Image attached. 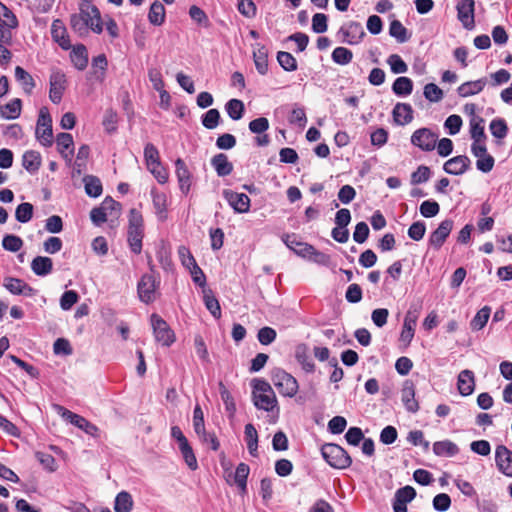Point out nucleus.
I'll use <instances>...</instances> for the list:
<instances>
[{
  "label": "nucleus",
  "instance_id": "nucleus-50",
  "mask_svg": "<svg viewBox=\"0 0 512 512\" xmlns=\"http://www.w3.org/2000/svg\"><path fill=\"white\" fill-rule=\"evenodd\" d=\"M249 466L245 463H240L235 471L234 480L237 486L242 490H246L247 477L249 475Z\"/></svg>",
  "mask_w": 512,
  "mask_h": 512
},
{
  "label": "nucleus",
  "instance_id": "nucleus-18",
  "mask_svg": "<svg viewBox=\"0 0 512 512\" xmlns=\"http://www.w3.org/2000/svg\"><path fill=\"white\" fill-rule=\"evenodd\" d=\"M470 166V159L467 156L459 155L453 157L444 163L443 169L446 173L452 175L463 174Z\"/></svg>",
  "mask_w": 512,
  "mask_h": 512
},
{
  "label": "nucleus",
  "instance_id": "nucleus-37",
  "mask_svg": "<svg viewBox=\"0 0 512 512\" xmlns=\"http://www.w3.org/2000/svg\"><path fill=\"white\" fill-rule=\"evenodd\" d=\"M15 78L21 84L23 90L30 94L35 87V82L32 76L26 72L22 67L17 66L15 68Z\"/></svg>",
  "mask_w": 512,
  "mask_h": 512
},
{
  "label": "nucleus",
  "instance_id": "nucleus-22",
  "mask_svg": "<svg viewBox=\"0 0 512 512\" xmlns=\"http://www.w3.org/2000/svg\"><path fill=\"white\" fill-rule=\"evenodd\" d=\"M51 35L53 40L57 42L64 50L71 48L70 40L62 21L58 19L53 21L51 26Z\"/></svg>",
  "mask_w": 512,
  "mask_h": 512
},
{
  "label": "nucleus",
  "instance_id": "nucleus-64",
  "mask_svg": "<svg viewBox=\"0 0 512 512\" xmlns=\"http://www.w3.org/2000/svg\"><path fill=\"white\" fill-rule=\"evenodd\" d=\"M450 505L451 499L446 493H440L433 499V507L437 511L445 512L449 509Z\"/></svg>",
  "mask_w": 512,
  "mask_h": 512
},
{
  "label": "nucleus",
  "instance_id": "nucleus-32",
  "mask_svg": "<svg viewBox=\"0 0 512 512\" xmlns=\"http://www.w3.org/2000/svg\"><path fill=\"white\" fill-rule=\"evenodd\" d=\"M22 164L27 171L34 173L41 165V156L37 151H26L22 157Z\"/></svg>",
  "mask_w": 512,
  "mask_h": 512
},
{
  "label": "nucleus",
  "instance_id": "nucleus-5",
  "mask_svg": "<svg viewBox=\"0 0 512 512\" xmlns=\"http://www.w3.org/2000/svg\"><path fill=\"white\" fill-rule=\"evenodd\" d=\"M36 139L42 146L50 147L53 144V130H52V118L49 114V110L46 107H42L39 111V117L37 120Z\"/></svg>",
  "mask_w": 512,
  "mask_h": 512
},
{
  "label": "nucleus",
  "instance_id": "nucleus-13",
  "mask_svg": "<svg viewBox=\"0 0 512 512\" xmlns=\"http://www.w3.org/2000/svg\"><path fill=\"white\" fill-rule=\"evenodd\" d=\"M453 228V221L451 219H445L442 221L438 228L432 232L429 237V245L434 249H439L451 233Z\"/></svg>",
  "mask_w": 512,
  "mask_h": 512
},
{
  "label": "nucleus",
  "instance_id": "nucleus-57",
  "mask_svg": "<svg viewBox=\"0 0 512 512\" xmlns=\"http://www.w3.org/2000/svg\"><path fill=\"white\" fill-rule=\"evenodd\" d=\"M220 113L217 109L208 110L202 117V124L207 129H214L218 126Z\"/></svg>",
  "mask_w": 512,
  "mask_h": 512
},
{
  "label": "nucleus",
  "instance_id": "nucleus-45",
  "mask_svg": "<svg viewBox=\"0 0 512 512\" xmlns=\"http://www.w3.org/2000/svg\"><path fill=\"white\" fill-rule=\"evenodd\" d=\"M226 111L231 119L239 120L244 113V104L241 100L231 99L226 103Z\"/></svg>",
  "mask_w": 512,
  "mask_h": 512
},
{
  "label": "nucleus",
  "instance_id": "nucleus-35",
  "mask_svg": "<svg viewBox=\"0 0 512 512\" xmlns=\"http://www.w3.org/2000/svg\"><path fill=\"white\" fill-rule=\"evenodd\" d=\"M203 300L206 308L212 314L215 319H219L221 317V307L219 301L213 295L212 291L209 289H205L203 291Z\"/></svg>",
  "mask_w": 512,
  "mask_h": 512
},
{
  "label": "nucleus",
  "instance_id": "nucleus-9",
  "mask_svg": "<svg viewBox=\"0 0 512 512\" xmlns=\"http://www.w3.org/2000/svg\"><path fill=\"white\" fill-rule=\"evenodd\" d=\"M457 17L466 29H472L475 25L474 11L475 1L474 0H461L457 4Z\"/></svg>",
  "mask_w": 512,
  "mask_h": 512
},
{
  "label": "nucleus",
  "instance_id": "nucleus-17",
  "mask_svg": "<svg viewBox=\"0 0 512 512\" xmlns=\"http://www.w3.org/2000/svg\"><path fill=\"white\" fill-rule=\"evenodd\" d=\"M58 152L68 162H71L74 154V141L69 133H59L56 138Z\"/></svg>",
  "mask_w": 512,
  "mask_h": 512
},
{
  "label": "nucleus",
  "instance_id": "nucleus-20",
  "mask_svg": "<svg viewBox=\"0 0 512 512\" xmlns=\"http://www.w3.org/2000/svg\"><path fill=\"white\" fill-rule=\"evenodd\" d=\"M392 115L396 124L404 126L413 120V109L410 104L397 103L393 108Z\"/></svg>",
  "mask_w": 512,
  "mask_h": 512
},
{
  "label": "nucleus",
  "instance_id": "nucleus-36",
  "mask_svg": "<svg viewBox=\"0 0 512 512\" xmlns=\"http://www.w3.org/2000/svg\"><path fill=\"white\" fill-rule=\"evenodd\" d=\"M133 507V499L132 496L126 492L121 491L117 494L114 502V510L115 512H130Z\"/></svg>",
  "mask_w": 512,
  "mask_h": 512
},
{
  "label": "nucleus",
  "instance_id": "nucleus-15",
  "mask_svg": "<svg viewBox=\"0 0 512 512\" xmlns=\"http://www.w3.org/2000/svg\"><path fill=\"white\" fill-rule=\"evenodd\" d=\"M401 400L408 412L415 413L419 410L415 399V386L412 381L406 380L401 389Z\"/></svg>",
  "mask_w": 512,
  "mask_h": 512
},
{
  "label": "nucleus",
  "instance_id": "nucleus-25",
  "mask_svg": "<svg viewBox=\"0 0 512 512\" xmlns=\"http://www.w3.org/2000/svg\"><path fill=\"white\" fill-rule=\"evenodd\" d=\"M486 78H481L475 81H468L461 84L457 91L461 97H469L480 93L486 86Z\"/></svg>",
  "mask_w": 512,
  "mask_h": 512
},
{
  "label": "nucleus",
  "instance_id": "nucleus-48",
  "mask_svg": "<svg viewBox=\"0 0 512 512\" xmlns=\"http://www.w3.org/2000/svg\"><path fill=\"white\" fill-rule=\"evenodd\" d=\"M389 33L392 37L396 38L399 43H404L408 40L407 29L398 20L391 22Z\"/></svg>",
  "mask_w": 512,
  "mask_h": 512
},
{
  "label": "nucleus",
  "instance_id": "nucleus-38",
  "mask_svg": "<svg viewBox=\"0 0 512 512\" xmlns=\"http://www.w3.org/2000/svg\"><path fill=\"white\" fill-rule=\"evenodd\" d=\"M470 135L473 140H486L484 120L478 115L470 119Z\"/></svg>",
  "mask_w": 512,
  "mask_h": 512
},
{
  "label": "nucleus",
  "instance_id": "nucleus-28",
  "mask_svg": "<svg viewBox=\"0 0 512 512\" xmlns=\"http://www.w3.org/2000/svg\"><path fill=\"white\" fill-rule=\"evenodd\" d=\"M295 358L298 363L302 366L303 370L311 373L315 369L314 362L309 354V350L306 345H299L295 351Z\"/></svg>",
  "mask_w": 512,
  "mask_h": 512
},
{
  "label": "nucleus",
  "instance_id": "nucleus-41",
  "mask_svg": "<svg viewBox=\"0 0 512 512\" xmlns=\"http://www.w3.org/2000/svg\"><path fill=\"white\" fill-rule=\"evenodd\" d=\"M83 182L85 185V192L90 197H98L102 193V184L99 178L87 175L83 178Z\"/></svg>",
  "mask_w": 512,
  "mask_h": 512
},
{
  "label": "nucleus",
  "instance_id": "nucleus-49",
  "mask_svg": "<svg viewBox=\"0 0 512 512\" xmlns=\"http://www.w3.org/2000/svg\"><path fill=\"white\" fill-rule=\"evenodd\" d=\"M489 129L491 134L498 139L506 137L508 132L506 122L501 118L493 119L489 125Z\"/></svg>",
  "mask_w": 512,
  "mask_h": 512
},
{
  "label": "nucleus",
  "instance_id": "nucleus-58",
  "mask_svg": "<svg viewBox=\"0 0 512 512\" xmlns=\"http://www.w3.org/2000/svg\"><path fill=\"white\" fill-rule=\"evenodd\" d=\"M0 23L8 28H15L17 26V19L14 14L0 2Z\"/></svg>",
  "mask_w": 512,
  "mask_h": 512
},
{
  "label": "nucleus",
  "instance_id": "nucleus-60",
  "mask_svg": "<svg viewBox=\"0 0 512 512\" xmlns=\"http://www.w3.org/2000/svg\"><path fill=\"white\" fill-rule=\"evenodd\" d=\"M117 122V113L112 109L106 110L102 122L105 130L109 133L114 132L117 128Z\"/></svg>",
  "mask_w": 512,
  "mask_h": 512
},
{
  "label": "nucleus",
  "instance_id": "nucleus-39",
  "mask_svg": "<svg viewBox=\"0 0 512 512\" xmlns=\"http://www.w3.org/2000/svg\"><path fill=\"white\" fill-rule=\"evenodd\" d=\"M247 448L252 456L257 455L258 449V433L252 424H247L244 430Z\"/></svg>",
  "mask_w": 512,
  "mask_h": 512
},
{
  "label": "nucleus",
  "instance_id": "nucleus-27",
  "mask_svg": "<svg viewBox=\"0 0 512 512\" xmlns=\"http://www.w3.org/2000/svg\"><path fill=\"white\" fill-rule=\"evenodd\" d=\"M70 58L76 69L84 70L88 64V52L86 47L82 44L73 47Z\"/></svg>",
  "mask_w": 512,
  "mask_h": 512
},
{
  "label": "nucleus",
  "instance_id": "nucleus-21",
  "mask_svg": "<svg viewBox=\"0 0 512 512\" xmlns=\"http://www.w3.org/2000/svg\"><path fill=\"white\" fill-rule=\"evenodd\" d=\"M175 167L180 190L184 194H187L191 187L190 171L188 170L185 162L180 158L175 161Z\"/></svg>",
  "mask_w": 512,
  "mask_h": 512
},
{
  "label": "nucleus",
  "instance_id": "nucleus-3",
  "mask_svg": "<svg viewBox=\"0 0 512 512\" xmlns=\"http://www.w3.org/2000/svg\"><path fill=\"white\" fill-rule=\"evenodd\" d=\"M143 237L144 224L142 214L133 208L129 212L128 243L135 254H139L142 250Z\"/></svg>",
  "mask_w": 512,
  "mask_h": 512
},
{
  "label": "nucleus",
  "instance_id": "nucleus-19",
  "mask_svg": "<svg viewBox=\"0 0 512 512\" xmlns=\"http://www.w3.org/2000/svg\"><path fill=\"white\" fill-rule=\"evenodd\" d=\"M340 32L344 36V41L350 45L357 44L364 35L361 24L353 21L343 25Z\"/></svg>",
  "mask_w": 512,
  "mask_h": 512
},
{
  "label": "nucleus",
  "instance_id": "nucleus-10",
  "mask_svg": "<svg viewBox=\"0 0 512 512\" xmlns=\"http://www.w3.org/2000/svg\"><path fill=\"white\" fill-rule=\"evenodd\" d=\"M66 89V77L65 74L61 71H54L50 76V90H49V98L50 100L58 104L63 96V93Z\"/></svg>",
  "mask_w": 512,
  "mask_h": 512
},
{
  "label": "nucleus",
  "instance_id": "nucleus-1",
  "mask_svg": "<svg viewBox=\"0 0 512 512\" xmlns=\"http://www.w3.org/2000/svg\"><path fill=\"white\" fill-rule=\"evenodd\" d=\"M70 24L72 29L80 36L86 35L89 29L97 34H100L103 30L99 10L88 1L80 5L79 13L71 16Z\"/></svg>",
  "mask_w": 512,
  "mask_h": 512
},
{
  "label": "nucleus",
  "instance_id": "nucleus-47",
  "mask_svg": "<svg viewBox=\"0 0 512 512\" xmlns=\"http://www.w3.org/2000/svg\"><path fill=\"white\" fill-rule=\"evenodd\" d=\"M332 60L339 65H346L351 62L353 53L345 47H337L332 52Z\"/></svg>",
  "mask_w": 512,
  "mask_h": 512
},
{
  "label": "nucleus",
  "instance_id": "nucleus-16",
  "mask_svg": "<svg viewBox=\"0 0 512 512\" xmlns=\"http://www.w3.org/2000/svg\"><path fill=\"white\" fill-rule=\"evenodd\" d=\"M4 287L14 295L34 296L36 290L18 278L8 277L4 281Z\"/></svg>",
  "mask_w": 512,
  "mask_h": 512
},
{
  "label": "nucleus",
  "instance_id": "nucleus-63",
  "mask_svg": "<svg viewBox=\"0 0 512 512\" xmlns=\"http://www.w3.org/2000/svg\"><path fill=\"white\" fill-rule=\"evenodd\" d=\"M462 126V119L459 115H450L444 123V127L448 129L450 135L457 134Z\"/></svg>",
  "mask_w": 512,
  "mask_h": 512
},
{
  "label": "nucleus",
  "instance_id": "nucleus-29",
  "mask_svg": "<svg viewBox=\"0 0 512 512\" xmlns=\"http://www.w3.org/2000/svg\"><path fill=\"white\" fill-rule=\"evenodd\" d=\"M433 452L437 456L452 457L459 452V448L450 440L437 441L433 444Z\"/></svg>",
  "mask_w": 512,
  "mask_h": 512
},
{
  "label": "nucleus",
  "instance_id": "nucleus-26",
  "mask_svg": "<svg viewBox=\"0 0 512 512\" xmlns=\"http://www.w3.org/2000/svg\"><path fill=\"white\" fill-rule=\"evenodd\" d=\"M211 165L215 169L216 173L220 177L229 175L233 170L232 163L228 160V157L223 154H217L211 159Z\"/></svg>",
  "mask_w": 512,
  "mask_h": 512
},
{
  "label": "nucleus",
  "instance_id": "nucleus-7",
  "mask_svg": "<svg viewBox=\"0 0 512 512\" xmlns=\"http://www.w3.org/2000/svg\"><path fill=\"white\" fill-rule=\"evenodd\" d=\"M151 325L155 340L163 346H170L175 341V334L169 325L157 314L151 315Z\"/></svg>",
  "mask_w": 512,
  "mask_h": 512
},
{
  "label": "nucleus",
  "instance_id": "nucleus-2",
  "mask_svg": "<svg viewBox=\"0 0 512 512\" xmlns=\"http://www.w3.org/2000/svg\"><path fill=\"white\" fill-rule=\"evenodd\" d=\"M251 386L254 406L266 412L276 411L278 414V401L271 385L266 380L256 378L252 380Z\"/></svg>",
  "mask_w": 512,
  "mask_h": 512
},
{
  "label": "nucleus",
  "instance_id": "nucleus-40",
  "mask_svg": "<svg viewBox=\"0 0 512 512\" xmlns=\"http://www.w3.org/2000/svg\"><path fill=\"white\" fill-rule=\"evenodd\" d=\"M21 113V100L14 99L0 107V115L5 119H16Z\"/></svg>",
  "mask_w": 512,
  "mask_h": 512
},
{
  "label": "nucleus",
  "instance_id": "nucleus-24",
  "mask_svg": "<svg viewBox=\"0 0 512 512\" xmlns=\"http://www.w3.org/2000/svg\"><path fill=\"white\" fill-rule=\"evenodd\" d=\"M253 59L258 73L265 75L268 71V51L264 45L258 43L254 46Z\"/></svg>",
  "mask_w": 512,
  "mask_h": 512
},
{
  "label": "nucleus",
  "instance_id": "nucleus-59",
  "mask_svg": "<svg viewBox=\"0 0 512 512\" xmlns=\"http://www.w3.org/2000/svg\"><path fill=\"white\" fill-rule=\"evenodd\" d=\"M193 427L195 430V433L198 436H201V433H204L205 425H204V415L201 407L199 405H196L193 412Z\"/></svg>",
  "mask_w": 512,
  "mask_h": 512
},
{
  "label": "nucleus",
  "instance_id": "nucleus-43",
  "mask_svg": "<svg viewBox=\"0 0 512 512\" xmlns=\"http://www.w3.org/2000/svg\"><path fill=\"white\" fill-rule=\"evenodd\" d=\"M491 309L487 306L480 309L474 318L471 320L470 326L474 331H479L483 329L490 317Z\"/></svg>",
  "mask_w": 512,
  "mask_h": 512
},
{
  "label": "nucleus",
  "instance_id": "nucleus-14",
  "mask_svg": "<svg viewBox=\"0 0 512 512\" xmlns=\"http://www.w3.org/2000/svg\"><path fill=\"white\" fill-rule=\"evenodd\" d=\"M495 461L498 469L505 475L512 477V451L504 445L495 450Z\"/></svg>",
  "mask_w": 512,
  "mask_h": 512
},
{
  "label": "nucleus",
  "instance_id": "nucleus-11",
  "mask_svg": "<svg viewBox=\"0 0 512 512\" xmlns=\"http://www.w3.org/2000/svg\"><path fill=\"white\" fill-rule=\"evenodd\" d=\"M138 295L145 303L153 302L156 298V280L152 275L145 274L138 283Z\"/></svg>",
  "mask_w": 512,
  "mask_h": 512
},
{
  "label": "nucleus",
  "instance_id": "nucleus-12",
  "mask_svg": "<svg viewBox=\"0 0 512 512\" xmlns=\"http://www.w3.org/2000/svg\"><path fill=\"white\" fill-rule=\"evenodd\" d=\"M224 198L237 213H246L250 209V198L244 193H237L232 190L223 191Z\"/></svg>",
  "mask_w": 512,
  "mask_h": 512
},
{
  "label": "nucleus",
  "instance_id": "nucleus-46",
  "mask_svg": "<svg viewBox=\"0 0 512 512\" xmlns=\"http://www.w3.org/2000/svg\"><path fill=\"white\" fill-rule=\"evenodd\" d=\"M219 392L226 411L229 413L230 417H233L236 412V405L231 393L222 382L219 383Z\"/></svg>",
  "mask_w": 512,
  "mask_h": 512
},
{
  "label": "nucleus",
  "instance_id": "nucleus-56",
  "mask_svg": "<svg viewBox=\"0 0 512 512\" xmlns=\"http://www.w3.org/2000/svg\"><path fill=\"white\" fill-rule=\"evenodd\" d=\"M144 158L147 168L160 163L158 149L151 143L146 144L144 148Z\"/></svg>",
  "mask_w": 512,
  "mask_h": 512
},
{
  "label": "nucleus",
  "instance_id": "nucleus-54",
  "mask_svg": "<svg viewBox=\"0 0 512 512\" xmlns=\"http://www.w3.org/2000/svg\"><path fill=\"white\" fill-rule=\"evenodd\" d=\"M387 63L389 64L391 71L395 74L406 73L408 70L407 64L397 54H392L388 57Z\"/></svg>",
  "mask_w": 512,
  "mask_h": 512
},
{
  "label": "nucleus",
  "instance_id": "nucleus-62",
  "mask_svg": "<svg viewBox=\"0 0 512 512\" xmlns=\"http://www.w3.org/2000/svg\"><path fill=\"white\" fill-rule=\"evenodd\" d=\"M439 210V204L435 201L426 200L420 205V213L426 218L436 216Z\"/></svg>",
  "mask_w": 512,
  "mask_h": 512
},
{
  "label": "nucleus",
  "instance_id": "nucleus-6",
  "mask_svg": "<svg viewBox=\"0 0 512 512\" xmlns=\"http://www.w3.org/2000/svg\"><path fill=\"white\" fill-rule=\"evenodd\" d=\"M272 382L279 393L285 397H293L298 392V382L283 369H275L272 372Z\"/></svg>",
  "mask_w": 512,
  "mask_h": 512
},
{
  "label": "nucleus",
  "instance_id": "nucleus-42",
  "mask_svg": "<svg viewBox=\"0 0 512 512\" xmlns=\"http://www.w3.org/2000/svg\"><path fill=\"white\" fill-rule=\"evenodd\" d=\"M151 193L156 214L160 219H164L166 217L167 196L165 193H160L155 190H152Z\"/></svg>",
  "mask_w": 512,
  "mask_h": 512
},
{
  "label": "nucleus",
  "instance_id": "nucleus-51",
  "mask_svg": "<svg viewBox=\"0 0 512 512\" xmlns=\"http://www.w3.org/2000/svg\"><path fill=\"white\" fill-rule=\"evenodd\" d=\"M33 215V205L30 203H22L18 205L15 211V218L21 223H27Z\"/></svg>",
  "mask_w": 512,
  "mask_h": 512
},
{
  "label": "nucleus",
  "instance_id": "nucleus-61",
  "mask_svg": "<svg viewBox=\"0 0 512 512\" xmlns=\"http://www.w3.org/2000/svg\"><path fill=\"white\" fill-rule=\"evenodd\" d=\"M79 296L76 291L68 290L63 293L60 298V306L63 310L67 311L78 302Z\"/></svg>",
  "mask_w": 512,
  "mask_h": 512
},
{
  "label": "nucleus",
  "instance_id": "nucleus-53",
  "mask_svg": "<svg viewBox=\"0 0 512 512\" xmlns=\"http://www.w3.org/2000/svg\"><path fill=\"white\" fill-rule=\"evenodd\" d=\"M423 94L428 101L435 103L441 101L444 95L443 91L434 83L426 84Z\"/></svg>",
  "mask_w": 512,
  "mask_h": 512
},
{
  "label": "nucleus",
  "instance_id": "nucleus-44",
  "mask_svg": "<svg viewBox=\"0 0 512 512\" xmlns=\"http://www.w3.org/2000/svg\"><path fill=\"white\" fill-rule=\"evenodd\" d=\"M179 450L187 466L191 470H196L198 468V463L190 444L188 442L182 443V445H179Z\"/></svg>",
  "mask_w": 512,
  "mask_h": 512
},
{
  "label": "nucleus",
  "instance_id": "nucleus-4",
  "mask_svg": "<svg viewBox=\"0 0 512 512\" xmlns=\"http://www.w3.org/2000/svg\"><path fill=\"white\" fill-rule=\"evenodd\" d=\"M321 453L327 463L337 469H345L351 465V458L348 453L337 444H325Z\"/></svg>",
  "mask_w": 512,
  "mask_h": 512
},
{
  "label": "nucleus",
  "instance_id": "nucleus-55",
  "mask_svg": "<svg viewBox=\"0 0 512 512\" xmlns=\"http://www.w3.org/2000/svg\"><path fill=\"white\" fill-rule=\"evenodd\" d=\"M2 246L5 250L10 252H17L23 246V241L20 237L16 235H6L2 240Z\"/></svg>",
  "mask_w": 512,
  "mask_h": 512
},
{
  "label": "nucleus",
  "instance_id": "nucleus-8",
  "mask_svg": "<svg viewBox=\"0 0 512 512\" xmlns=\"http://www.w3.org/2000/svg\"><path fill=\"white\" fill-rule=\"evenodd\" d=\"M438 135L428 128H420L413 132L411 143L423 151H432L436 147Z\"/></svg>",
  "mask_w": 512,
  "mask_h": 512
},
{
  "label": "nucleus",
  "instance_id": "nucleus-23",
  "mask_svg": "<svg viewBox=\"0 0 512 512\" xmlns=\"http://www.w3.org/2000/svg\"><path fill=\"white\" fill-rule=\"evenodd\" d=\"M457 386L461 395L468 396L472 394L475 387L474 373L468 369L461 371L458 375Z\"/></svg>",
  "mask_w": 512,
  "mask_h": 512
},
{
  "label": "nucleus",
  "instance_id": "nucleus-34",
  "mask_svg": "<svg viewBox=\"0 0 512 512\" xmlns=\"http://www.w3.org/2000/svg\"><path fill=\"white\" fill-rule=\"evenodd\" d=\"M149 22L153 25H161L165 20V7L159 1L152 3L148 13Z\"/></svg>",
  "mask_w": 512,
  "mask_h": 512
},
{
  "label": "nucleus",
  "instance_id": "nucleus-33",
  "mask_svg": "<svg viewBox=\"0 0 512 512\" xmlns=\"http://www.w3.org/2000/svg\"><path fill=\"white\" fill-rule=\"evenodd\" d=\"M392 90L398 96L410 95L413 90V82L408 77H398L392 85Z\"/></svg>",
  "mask_w": 512,
  "mask_h": 512
},
{
  "label": "nucleus",
  "instance_id": "nucleus-31",
  "mask_svg": "<svg viewBox=\"0 0 512 512\" xmlns=\"http://www.w3.org/2000/svg\"><path fill=\"white\" fill-rule=\"evenodd\" d=\"M52 268L53 262L49 257L37 256L31 262V269L38 276L48 275Z\"/></svg>",
  "mask_w": 512,
  "mask_h": 512
},
{
  "label": "nucleus",
  "instance_id": "nucleus-30",
  "mask_svg": "<svg viewBox=\"0 0 512 512\" xmlns=\"http://www.w3.org/2000/svg\"><path fill=\"white\" fill-rule=\"evenodd\" d=\"M300 256L324 266L330 263V257L327 254L316 250L313 246H304L300 251Z\"/></svg>",
  "mask_w": 512,
  "mask_h": 512
},
{
  "label": "nucleus",
  "instance_id": "nucleus-52",
  "mask_svg": "<svg viewBox=\"0 0 512 512\" xmlns=\"http://www.w3.org/2000/svg\"><path fill=\"white\" fill-rule=\"evenodd\" d=\"M277 60L280 66L286 71H294L297 69L296 59L288 52H278Z\"/></svg>",
  "mask_w": 512,
  "mask_h": 512
}]
</instances>
